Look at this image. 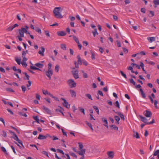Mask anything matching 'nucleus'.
Instances as JSON below:
<instances>
[{
    "mask_svg": "<svg viewBox=\"0 0 159 159\" xmlns=\"http://www.w3.org/2000/svg\"><path fill=\"white\" fill-rule=\"evenodd\" d=\"M61 7H56L53 10V12L54 16L57 18H61L63 17L61 13Z\"/></svg>",
    "mask_w": 159,
    "mask_h": 159,
    "instance_id": "1",
    "label": "nucleus"
},
{
    "mask_svg": "<svg viewBox=\"0 0 159 159\" xmlns=\"http://www.w3.org/2000/svg\"><path fill=\"white\" fill-rule=\"evenodd\" d=\"M67 84L70 88L75 87L76 86V83L72 79H70L67 81Z\"/></svg>",
    "mask_w": 159,
    "mask_h": 159,
    "instance_id": "2",
    "label": "nucleus"
},
{
    "mask_svg": "<svg viewBox=\"0 0 159 159\" xmlns=\"http://www.w3.org/2000/svg\"><path fill=\"white\" fill-rule=\"evenodd\" d=\"M72 71V74L75 79H76L79 78V71L78 70H76L75 68H73Z\"/></svg>",
    "mask_w": 159,
    "mask_h": 159,
    "instance_id": "3",
    "label": "nucleus"
},
{
    "mask_svg": "<svg viewBox=\"0 0 159 159\" xmlns=\"http://www.w3.org/2000/svg\"><path fill=\"white\" fill-rule=\"evenodd\" d=\"M85 152V149H82L80 151H78L77 152V153L79 155L81 156V157L80 158V159H83L84 158V154Z\"/></svg>",
    "mask_w": 159,
    "mask_h": 159,
    "instance_id": "4",
    "label": "nucleus"
},
{
    "mask_svg": "<svg viewBox=\"0 0 159 159\" xmlns=\"http://www.w3.org/2000/svg\"><path fill=\"white\" fill-rule=\"evenodd\" d=\"M48 137L52 138V136H50L49 134H47L45 135H43L42 134H39L38 138V139L40 140H43L46 139Z\"/></svg>",
    "mask_w": 159,
    "mask_h": 159,
    "instance_id": "5",
    "label": "nucleus"
},
{
    "mask_svg": "<svg viewBox=\"0 0 159 159\" xmlns=\"http://www.w3.org/2000/svg\"><path fill=\"white\" fill-rule=\"evenodd\" d=\"M45 74L46 76L49 78V80L51 79V76L53 74V72L52 70H48L45 71Z\"/></svg>",
    "mask_w": 159,
    "mask_h": 159,
    "instance_id": "6",
    "label": "nucleus"
},
{
    "mask_svg": "<svg viewBox=\"0 0 159 159\" xmlns=\"http://www.w3.org/2000/svg\"><path fill=\"white\" fill-rule=\"evenodd\" d=\"M61 99L64 102L63 103V104L64 106L66 108H69L70 105H69V106L68 107V103L66 101V100L63 98H61Z\"/></svg>",
    "mask_w": 159,
    "mask_h": 159,
    "instance_id": "7",
    "label": "nucleus"
},
{
    "mask_svg": "<svg viewBox=\"0 0 159 159\" xmlns=\"http://www.w3.org/2000/svg\"><path fill=\"white\" fill-rule=\"evenodd\" d=\"M139 117L141 119V120L145 124L148 125V122H147V119L146 118L141 115L139 116Z\"/></svg>",
    "mask_w": 159,
    "mask_h": 159,
    "instance_id": "8",
    "label": "nucleus"
},
{
    "mask_svg": "<svg viewBox=\"0 0 159 159\" xmlns=\"http://www.w3.org/2000/svg\"><path fill=\"white\" fill-rule=\"evenodd\" d=\"M102 120L103 122L105 123L104 125L105 126L107 129L108 128V122L107 119L105 117L102 118Z\"/></svg>",
    "mask_w": 159,
    "mask_h": 159,
    "instance_id": "9",
    "label": "nucleus"
},
{
    "mask_svg": "<svg viewBox=\"0 0 159 159\" xmlns=\"http://www.w3.org/2000/svg\"><path fill=\"white\" fill-rule=\"evenodd\" d=\"M144 113V115L147 117H149L152 115V113L151 112L147 110H146Z\"/></svg>",
    "mask_w": 159,
    "mask_h": 159,
    "instance_id": "10",
    "label": "nucleus"
},
{
    "mask_svg": "<svg viewBox=\"0 0 159 159\" xmlns=\"http://www.w3.org/2000/svg\"><path fill=\"white\" fill-rule=\"evenodd\" d=\"M107 155L109 158H113L114 156V153L113 151H109L107 152Z\"/></svg>",
    "mask_w": 159,
    "mask_h": 159,
    "instance_id": "11",
    "label": "nucleus"
},
{
    "mask_svg": "<svg viewBox=\"0 0 159 159\" xmlns=\"http://www.w3.org/2000/svg\"><path fill=\"white\" fill-rule=\"evenodd\" d=\"M43 109L45 111L46 113L48 114H51V111L48 108L44 106L43 107Z\"/></svg>",
    "mask_w": 159,
    "mask_h": 159,
    "instance_id": "12",
    "label": "nucleus"
},
{
    "mask_svg": "<svg viewBox=\"0 0 159 159\" xmlns=\"http://www.w3.org/2000/svg\"><path fill=\"white\" fill-rule=\"evenodd\" d=\"M41 51L40 50L39 52L38 53L39 54L41 55L42 56H44L43 53L45 51V48L43 47H41Z\"/></svg>",
    "mask_w": 159,
    "mask_h": 159,
    "instance_id": "13",
    "label": "nucleus"
},
{
    "mask_svg": "<svg viewBox=\"0 0 159 159\" xmlns=\"http://www.w3.org/2000/svg\"><path fill=\"white\" fill-rule=\"evenodd\" d=\"M115 112L118 114V115L121 118V119L123 120H125V117L124 115L122 114L121 112Z\"/></svg>",
    "mask_w": 159,
    "mask_h": 159,
    "instance_id": "14",
    "label": "nucleus"
},
{
    "mask_svg": "<svg viewBox=\"0 0 159 159\" xmlns=\"http://www.w3.org/2000/svg\"><path fill=\"white\" fill-rule=\"evenodd\" d=\"M70 92L72 97H75L76 96V93L74 90H70Z\"/></svg>",
    "mask_w": 159,
    "mask_h": 159,
    "instance_id": "15",
    "label": "nucleus"
},
{
    "mask_svg": "<svg viewBox=\"0 0 159 159\" xmlns=\"http://www.w3.org/2000/svg\"><path fill=\"white\" fill-rule=\"evenodd\" d=\"M66 33L64 31H60L58 33V35L60 36H63L66 35Z\"/></svg>",
    "mask_w": 159,
    "mask_h": 159,
    "instance_id": "16",
    "label": "nucleus"
},
{
    "mask_svg": "<svg viewBox=\"0 0 159 159\" xmlns=\"http://www.w3.org/2000/svg\"><path fill=\"white\" fill-rule=\"evenodd\" d=\"M147 39L150 43H152L155 40V38L154 37H148Z\"/></svg>",
    "mask_w": 159,
    "mask_h": 159,
    "instance_id": "17",
    "label": "nucleus"
},
{
    "mask_svg": "<svg viewBox=\"0 0 159 159\" xmlns=\"http://www.w3.org/2000/svg\"><path fill=\"white\" fill-rule=\"evenodd\" d=\"M139 91L141 93V95L143 98H145L146 97L145 93H144L143 89H139Z\"/></svg>",
    "mask_w": 159,
    "mask_h": 159,
    "instance_id": "18",
    "label": "nucleus"
},
{
    "mask_svg": "<svg viewBox=\"0 0 159 159\" xmlns=\"http://www.w3.org/2000/svg\"><path fill=\"white\" fill-rule=\"evenodd\" d=\"M35 65L39 68H42L43 66V65L42 64H41L40 63H36Z\"/></svg>",
    "mask_w": 159,
    "mask_h": 159,
    "instance_id": "19",
    "label": "nucleus"
},
{
    "mask_svg": "<svg viewBox=\"0 0 159 159\" xmlns=\"http://www.w3.org/2000/svg\"><path fill=\"white\" fill-rule=\"evenodd\" d=\"M19 34L20 35V36L21 37H24V33L23 31L22 30V29L21 30L19 29Z\"/></svg>",
    "mask_w": 159,
    "mask_h": 159,
    "instance_id": "20",
    "label": "nucleus"
},
{
    "mask_svg": "<svg viewBox=\"0 0 159 159\" xmlns=\"http://www.w3.org/2000/svg\"><path fill=\"white\" fill-rule=\"evenodd\" d=\"M158 151V150L155 151L153 154V156H157V157L159 159V152Z\"/></svg>",
    "mask_w": 159,
    "mask_h": 159,
    "instance_id": "21",
    "label": "nucleus"
},
{
    "mask_svg": "<svg viewBox=\"0 0 159 159\" xmlns=\"http://www.w3.org/2000/svg\"><path fill=\"white\" fill-rule=\"evenodd\" d=\"M77 58L78 59V64L81 65L82 61V60H81L80 57L79 55L77 56Z\"/></svg>",
    "mask_w": 159,
    "mask_h": 159,
    "instance_id": "22",
    "label": "nucleus"
},
{
    "mask_svg": "<svg viewBox=\"0 0 159 159\" xmlns=\"http://www.w3.org/2000/svg\"><path fill=\"white\" fill-rule=\"evenodd\" d=\"M134 134L133 136L134 137H135L137 139H139L140 138L139 134L138 132H135L134 131Z\"/></svg>",
    "mask_w": 159,
    "mask_h": 159,
    "instance_id": "23",
    "label": "nucleus"
},
{
    "mask_svg": "<svg viewBox=\"0 0 159 159\" xmlns=\"http://www.w3.org/2000/svg\"><path fill=\"white\" fill-rule=\"evenodd\" d=\"M85 123L93 131V129L92 127L91 124L90 123L88 122L87 121H86Z\"/></svg>",
    "mask_w": 159,
    "mask_h": 159,
    "instance_id": "24",
    "label": "nucleus"
},
{
    "mask_svg": "<svg viewBox=\"0 0 159 159\" xmlns=\"http://www.w3.org/2000/svg\"><path fill=\"white\" fill-rule=\"evenodd\" d=\"M114 118L117 122V123L119 124V121L120 120V118L118 116H114Z\"/></svg>",
    "mask_w": 159,
    "mask_h": 159,
    "instance_id": "25",
    "label": "nucleus"
},
{
    "mask_svg": "<svg viewBox=\"0 0 159 159\" xmlns=\"http://www.w3.org/2000/svg\"><path fill=\"white\" fill-rule=\"evenodd\" d=\"M110 127L112 129H115L116 130H118V127L117 126H116L115 125H110Z\"/></svg>",
    "mask_w": 159,
    "mask_h": 159,
    "instance_id": "26",
    "label": "nucleus"
},
{
    "mask_svg": "<svg viewBox=\"0 0 159 159\" xmlns=\"http://www.w3.org/2000/svg\"><path fill=\"white\" fill-rule=\"evenodd\" d=\"M30 68L31 69L34 70H40L41 71V70L39 68H37L35 66H30Z\"/></svg>",
    "mask_w": 159,
    "mask_h": 159,
    "instance_id": "27",
    "label": "nucleus"
},
{
    "mask_svg": "<svg viewBox=\"0 0 159 159\" xmlns=\"http://www.w3.org/2000/svg\"><path fill=\"white\" fill-rule=\"evenodd\" d=\"M48 95H49L52 98H55L56 100L59 101V100H58L57 98L53 96V95H52V94L51 93H50L48 92Z\"/></svg>",
    "mask_w": 159,
    "mask_h": 159,
    "instance_id": "28",
    "label": "nucleus"
},
{
    "mask_svg": "<svg viewBox=\"0 0 159 159\" xmlns=\"http://www.w3.org/2000/svg\"><path fill=\"white\" fill-rule=\"evenodd\" d=\"M58 107H59L61 109L60 110V109H56L55 110V111L56 112H59L60 113H61L62 111H64V109L62 108L61 107H60L59 106H58Z\"/></svg>",
    "mask_w": 159,
    "mask_h": 159,
    "instance_id": "29",
    "label": "nucleus"
},
{
    "mask_svg": "<svg viewBox=\"0 0 159 159\" xmlns=\"http://www.w3.org/2000/svg\"><path fill=\"white\" fill-rule=\"evenodd\" d=\"M93 107L95 109L97 114H99V111L98 107L96 106H93Z\"/></svg>",
    "mask_w": 159,
    "mask_h": 159,
    "instance_id": "30",
    "label": "nucleus"
},
{
    "mask_svg": "<svg viewBox=\"0 0 159 159\" xmlns=\"http://www.w3.org/2000/svg\"><path fill=\"white\" fill-rule=\"evenodd\" d=\"M33 118L36 121V122L38 123H39V117L37 116H33Z\"/></svg>",
    "mask_w": 159,
    "mask_h": 159,
    "instance_id": "31",
    "label": "nucleus"
},
{
    "mask_svg": "<svg viewBox=\"0 0 159 159\" xmlns=\"http://www.w3.org/2000/svg\"><path fill=\"white\" fill-rule=\"evenodd\" d=\"M85 96L87 97L89 99H90L91 100H93V99L91 97V95L89 93L85 94Z\"/></svg>",
    "mask_w": 159,
    "mask_h": 159,
    "instance_id": "32",
    "label": "nucleus"
},
{
    "mask_svg": "<svg viewBox=\"0 0 159 159\" xmlns=\"http://www.w3.org/2000/svg\"><path fill=\"white\" fill-rule=\"evenodd\" d=\"M129 82H130V83L134 85H136V83L134 80L133 79H129Z\"/></svg>",
    "mask_w": 159,
    "mask_h": 159,
    "instance_id": "33",
    "label": "nucleus"
},
{
    "mask_svg": "<svg viewBox=\"0 0 159 159\" xmlns=\"http://www.w3.org/2000/svg\"><path fill=\"white\" fill-rule=\"evenodd\" d=\"M12 138L16 141L19 139L18 137L15 134H14V135H13Z\"/></svg>",
    "mask_w": 159,
    "mask_h": 159,
    "instance_id": "34",
    "label": "nucleus"
},
{
    "mask_svg": "<svg viewBox=\"0 0 159 159\" xmlns=\"http://www.w3.org/2000/svg\"><path fill=\"white\" fill-rule=\"evenodd\" d=\"M120 72L121 74V75L125 79H126L127 78L126 75L125 74H124L123 72L121 70H120Z\"/></svg>",
    "mask_w": 159,
    "mask_h": 159,
    "instance_id": "35",
    "label": "nucleus"
},
{
    "mask_svg": "<svg viewBox=\"0 0 159 159\" xmlns=\"http://www.w3.org/2000/svg\"><path fill=\"white\" fill-rule=\"evenodd\" d=\"M14 29L13 26H10L6 29V30L8 31H11Z\"/></svg>",
    "mask_w": 159,
    "mask_h": 159,
    "instance_id": "36",
    "label": "nucleus"
},
{
    "mask_svg": "<svg viewBox=\"0 0 159 159\" xmlns=\"http://www.w3.org/2000/svg\"><path fill=\"white\" fill-rule=\"evenodd\" d=\"M153 2L155 5H159V0H154Z\"/></svg>",
    "mask_w": 159,
    "mask_h": 159,
    "instance_id": "37",
    "label": "nucleus"
},
{
    "mask_svg": "<svg viewBox=\"0 0 159 159\" xmlns=\"http://www.w3.org/2000/svg\"><path fill=\"white\" fill-rule=\"evenodd\" d=\"M61 48L62 49L66 50V45L64 44H61Z\"/></svg>",
    "mask_w": 159,
    "mask_h": 159,
    "instance_id": "38",
    "label": "nucleus"
},
{
    "mask_svg": "<svg viewBox=\"0 0 159 159\" xmlns=\"http://www.w3.org/2000/svg\"><path fill=\"white\" fill-rule=\"evenodd\" d=\"M59 68V66L58 65H56L55 67V70L57 72H58Z\"/></svg>",
    "mask_w": 159,
    "mask_h": 159,
    "instance_id": "39",
    "label": "nucleus"
},
{
    "mask_svg": "<svg viewBox=\"0 0 159 159\" xmlns=\"http://www.w3.org/2000/svg\"><path fill=\"white\" fill-rule=\"evenodd\" d=\"M15 61L16 62L18 63V64L19 65H20L21 63V59H16Z\"/></svg>",
    "mask_w": 159,
    "mask_h": 159,
    "instance_id": "40",
    "label": "nucleus"
},
{
    "mask_svg": "<svg viewBox=\"0 0 159 159\" xmlns=\"http://www.w3.org/2000/svg\"><path fill=\"white\" fill-rule=\"evenodd\" d=\"M92 33L93 34L94 37L95 36L96 34L97 35L98 34V33L97 31V29H95V30H94V31H93Z\"/></svg>",
    "mask_w": 159,
    "mask_h": 159,
    "instance_id": "41",
    "label": "nucleus"
},
{
    "mask_svg": "<svg viewBox=\"0 0 159 159\" xmlns=\"http://www.w3.org/2000/svg\"><path fill=\"white\" fill-rule=\"evenodd\" d=\"M78 144L79 145V148L80 150H82V148L83 147V145L82 143H79Z\"/></svg>",
    "mask_w": 159,
    "mask_h": 159,
    "instance_id": "42",
    "label": "nucleus"
},
{
    "mask_svg": "<svg viewBox=\"0 0 159 159\" xmlns=\"http://www.w3.org/2000/svg\"><path fill=\"white\" fill-rule=\"evenodd\" d=\"M6 90L7 91L14 92V91L11 88H7L6 89Z\"/></svg>",
    "mask_w": 159,
    "mask_h": 159,
    "instance_id": "43",
    "label": "nucleus"
},
{
    "mask_svg": "<svg viewBox=\"0 0 159 159\" xmlns=\"http://www.w3.org/2000/svg\"><path fill=\"white\" fill-rule=\"evenodd\" d=\"M79 110L83 113L84 115H85V112H84V109L82 108H81L80 107H79Z\"/></svg>",
    "mask_w": 159,
    "mask_h": 159,
    "instance_id": "44",
    "label": "nucleus"
},
{
    "mask_svg": "<svg viewBox=\"0 0 159 159\" xmlns=\"http://www.w3.org/2000/svg\"><path fill=\"white\" fill-rule=\"evenodd\" d=\"M91 58L93 60H94L95 59V55L93 52H91Z\"/></svg>",
    "mask_w": 159,
    "mask_h": 159,
    "instance_id": "45",
    "label": "nucleus"
},
{
    "mask_svg": "<svg viewBox=\"0 0 159 159\" xmlns=\"http://www.w3.org/2000/svg\"><path fill=\"white\" fill-rule=\"evenodd\" d=\"M17 141L19 144H20L22 145V146L23 148H24V147L23 144L22 142L19 139Z\"/></svg>",
    "mask_w": 159,
    "mask_h": 159,
    "instance_id": "46",
    "label": "nucleus"
},
{
    "mask_svg": "<svg viewBox=\"0 0 159 159\" xmlns=\"http://www.w3.org/2000/svg\"><path fill=\"white\" fill-rule=\"evenodd\" d=\"M115 106L118 107V108H120V105L118 101H116L115 102Z\"/></svg>",
    "mask_w": 159,
    "mask_h": 159,
    "instance_id": "47",
    "label": "nucleus"
},
{
    "mask_svg": "<svg viewBox=\"0 0 159 159\" xmlns=\"http://www.w3.org/2000/svg\"><path fill=\"white\" fill-rule=\"evenodd\" d=\"M21 87L22 89L23 92L24 93L26 89V87L23 85Z\"/></svg>",
    "mask_w": 159,
    "mask_h": 159,
    "instance_id": "48",
    "label": "nucleus"
},
{
    "mask_svg": "<svg viewBox=\"0 0 159 159\" xmlns=\"http://www.w3.org/2000/svg\"><path fill=\"white\" fill-rule=\"evenodd\" d=\"M57 151L58 152L61 153L62 155H64V153L63 151L62 150L59 149H57Z\"/></svg>",
    "mask_w": 159,
    "mask_h": 159,
    "instance_id": "49",
    "label": "nucleus"
},
{
    "mask_svg": "<svg viewBox=\"0 0 159 159\" xmlns=\"http://www.w3.org/2000/svg\"><path fill=\"white\" fill-rule=\"evenodd\" d=\"M36 31L38 32V33L41 34V29L39 28H37V29H35Z\"/></svg>",
    "mask_w": 159,
    "mask_h": 159,
    "instance_id": "50",
    "label": "nucleus"
},
{
    "mask_svg": "<svg viewBox=\"0 0 159 159\" xmlns=\"http://www.w3.org/2000/svg\"><path fill=\"white\" fill-rule=\"evenodd\" d=\"M74 40L76 42L79 41L78 39L76 37V36L74 35L72 36Z\"/></svg>",
    "mask_w": 159,
    "mask_h": 159,
    "instance_id": "51",
    "label": "nucleus"
},
{
    "mask_svg": "<svg viewBox=\"0 0 159 159\" xmlns=\"http://www.w3.org/2000/svg\"><path fill=\"white\" fill-rule=\"evenodd\" d=\"M70 155L75 158H77V156L74 153H70Z\"/></svg>",
    "mask_w": 159,
    "mask_h": 159,
    "instance_id": "52",
    "label": "nucleus"
},
{
    "mask_svg": "<svg viewBox=\"0 0 159 159\" xmlns=\"http://www.w3.org/2000/svg\"><path fill=\"white\" fill-rule=\"evenodd\" d=\"M42 153L48 157V152H47L45 151H43L42 152Z\"/></svg>",
    "mask_w": 159,
    "mask_h": 159,
    "instance_id": "53",
    "label": "nucleus"
},
{
    "mask_svg": "<svg viewBox=\"0 0 159 159\" xmlns=\"http://www.w3.org/2000/svg\"><path fill=\"white\" fill-rule=\"evenodd\" d=\"M82 61L84 65L85 66H87L88 65V64L87 62L84 60H82Z\"/></svg>",
    "mask_w": 159,
    "mask_h": 159,
    "instance_id": "54",
    "label": "nucleus"
},
{
    "mask_svg": "<svg viewBox=\"0 0 159 159\" xmlns=\"http://www.w3.org/2000/svg\"><path fill=\"white\" fill-rule=\"evenodd\" d=\"M19 114L21 116H23L26 117H27V115L26 113L23 114V113L21 112H19Z\"/></svg>",
    "mask_w": 159,
    "mask_h": 159,
    "instance_id": "55",
    "label": "nucleus"
},
{
    "mask_svg": "<svg viewBox=\"0 0 159 159\" xmlns=\"http://www.w3.org/2000/svg\"><path fill=\"white\" fill-rule=\"evenodd\" d=\"M97 94H98V95L99 94L102 97L103 96L102 92L100 90H98V93Z\"/></svg>",
    "mask_w": 159,
    "mask_h": 159,
    "instance_id": "56",
    "label": "nucleus"
},
{
    "mask_svg": "<svg viewBox=\"0 0 159 159\" xmlns=\"http://www.w3.org/2000/svg\"><path fill=\"white\" fill-rule=\"evenodd\" d=\"M52 67V64L51 63H49L48 64V70H52L51 69Z\"/></svg>",
    "mask_w": 159,
    "mask_h": 159,
    "instance_id": "57",
    "label": "nucleus"
},
{
    "mask_svg": "<svg viewBox=\"0 0 159 159\" xmlns=\"http://www.w3.org/2000/svg\"><path fill=\"white\" fill-rule=\"evenodd\" d=\"M141 11L143 13H145L146 12L145 9L144 8H142L141 9Z\"/></svg>",
    "mask_w": 159,
    "mask_h": 159,
    "instance_id": "58",
    "label": "nucleus"
},
{
    "mask_svg": "<svg viewBox=\"0 0 159 159\" xmlns=\"http://www.w3.org/2000/svg\"><path fill=\"white\" fill-rule=\"evenodd\" d=\"M45 33L46 35V36L48 37H50V34L49 33V32L48 30H46L45 31Z\"/></svg>",
    "mask_w": 159,
    "mask_h": 159,
    "instance_id": "59",
    "label": "nucleus"
},
{
    "mask_svg": "<svg viewBox=\"0 0 159 159\" xmlns=\"http://www.w3.org/2000/svg\"><path fill=\"white\" fill-rule=\"evenodd\" d=\"M21 64L22 66H24L25 67H26L27 66V64L25 61H22Z\"/></svg>",
    "mask_w": 159,
    "mask_h": 159,
    "instance_id": "60",
    "label": "nucleus"
},
{
    "mask_svg": "<svg viewBox=\"0 0 159 159\" xmlns=\"http://www.w3.org/2000/svg\"><path fill=\"white\" fill-rule=\"evenodd\" d=\"M26 54V52H25V51H23L22 52V57H25V55Z\"/></svg>",
    "mask_w": 159,
    "mask_h": 159,
    "instance_id": "61",
    "label": "nucleus"
},
{
    "mask_svg": "<svg viewBox=\"0 0 159 159\" xmlns=\"http://www.w3.org/2000/svg\"><path fill=\"white\" fill-rule=\"evenodd\" d=\"M157 103H158L157 102V101L156 100H154V104L155 107L156 108H157Z\"/></svg>",
    "mask_w": 159,
    "mask_h": 159,
    "instance_id": "62",
    "label": "nucleus"
},
{
    "mask_svg": "<svg viewBox=\"0 0 159 159\" xmlns=\"http://www.w3.org/2000/svg\"><path fill=\"white\" fill-rule=\"evenodd\" d=\"M116 43H117V46L118 47H121V44H120V42L119 41L117 40L116 41Z\"/></svg>",
    "mask_w": 159,
    "mask_h": 159,
    "instance_id": "63",
    "label": "nucleus"
},
{
    "mask_svg": "<svg viewBox=\"0 0 159 159\" xmlns=\"http://www.w3.org/2000/svg\"><path fill=\"white\" fill-rule=\"evenodd\" d=\"M40 96L38 94V93H37L36 94V98L39 100L40 99Z\"/></svg>",
    "mask_w": 159,
    "mask_h": 159,
    "instance_id": "64",
    "label": "nucleus"
}]
</instances>
